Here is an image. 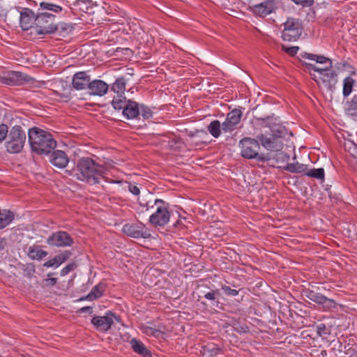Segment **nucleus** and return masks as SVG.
Here are the masks:
<instances>
[{"instance_id": "c9c22d12", "label": "nucleus", "mask_w": 357, "mask_h": 357, "mask_svg": "<svg viewBox=\"0 0 357 357\" xmlns=\"http://www.w3.org/2000/svg\"><path fill=\"white\" fill-rule=\"evenodd\" d=\"M220 296V291L218 289L213 290L211 289L208 292H204L203 297L205 298L207 300H209L211 301L215 302L217 303V305L219 303L218 301V297Z\"/></svg>"}, {"instance_id": "72a5a7b5", "label": "nucleus", "mask_w": 357, "mask_h": 357, "mask_svg": "<svg viewBox=\"0 0 357 357\" xmlns=\"http://www.w3.org/2000/svg\"><path fill=\"white\" fill-rule=\"evenodd\" d=\"M241 116L242 112L240 109H234L227 114V119L237 126L241 121Z\"/></svg>"}, {"instance_id": "09e8293b", "label": "nucleus", "mask_w": 357, "mask_h": 357, "mask_svg": "<svg viewBox=\"0 0 357 357\" xmlns=\"http://www.w3.org/2000/svg\"><path fill=\"white\" fill-rule=\"evenodd\" d=\"M314 61L319 63H325L328 62L329 63L328 67L332 68V61L330 59H328L323 55H317V54Z\"/></svg>"}, {"instance_id": "a211bd4d", "label": "nucleus", "mask_w": 357, "mask_h": 357, "mask_svg": "<svg viewBox=\"0 0 357 357\" xmlns=\"http://www.w3.org/2000/svg\"><path fill=\"white\" fill-rule=\"evenodd\" d=\"M108 84L102 80L94 79L90 82L89 85V93L92 96H104L108 91Z\"/></svg>"}, {"instance_id": "9d476101", "label": "nucleus", "mask_w": 357, "mask_h": 357, "mask_svg": "<svg viewBox=\"0 0 357 357\" xmlns=\"http://www.w3.org/2000/svg\"><path fill=\"white\" fill-rule=\"evenodd\" d=\"M123 231L128 236L135 238H148L151 237L150 230L142 222L125 225L123 227Z\"/></svg>"}, {"instance_id": "58836bf2", "label": "nucleus", "mask_w": 357, "mask_h": 357, "mask_svg": "<svg viewBox=\"0 0 357 357\" xmlns=\"http://www.w3.org/2000/svg\"><path fill=\"white\" fill-rule=\"evenodd\" d=\"M139 112L144 119H149L153 116L151 109L144 105H139Z\"/></svg>"}, {"instance_id": "a18cd8bd", "label": "nucleus", "mask_w": 357, "mask_h": 357, "mask_svg": "<svg viewBox=\"0 0 357 357\" xmlns=\"http://www.w3.org/2000/svg\"><path fill=\"white\" fill-rule=\"evenodd\" d=\"M222 289L224 291V292L226 295L230 296H235L238 295V294L239 292V290L231 289V287L226 286V285H222Z\"/></svg>"}, {"instance_id": "473e14b6", "label": "nucleus", "mask_w": 357, "mask_h": 357, "mask_svg": "<svg viewBox=\"0 0 357 357\" xmlns=\"http://www.w3.org/2000/svg\"><path fill=\"white\" fill-rule=\"evenodd\" d=\"M347 105V114L349 116L357 117V95H354Z\"/></svg>"}, {"instance_id": "0eeeda50", "label": "nucleus", "mask_w": 357, "mask_h": 357, "mask_svg": "<svg viewBox=\"0 0 357 357\" xmlns=\"http://www.w3.org/2000/svg\"><path fill=\"white\" fill-rule=\"evenodd\" d=\"M284 29L282 38L285 41H296L301 35L303 31L302 22L293 17L287 18L283 24Z\"/></svg>"}, {"instance_id": "412c9836", "label": "nucleus", "mask_w": 357, "mask_h": 357, "mask_svg": "<svg viewBox=\"0 0 357 357\" xmlns=\"http://www.w3.org/2000/svg\"><path fill=\"white\" fill-rule=\"evenodd\" d=\"M123 115L128 119L137 118L139 114V105L133 100H128L127 105L124 111H122Z\"/></svg>"}, {"instance_id": "9b49d317", "label": "nucleus", "mask_w": 357, "mask_h": 357, "mask_svg": "<svg viewBox=\"0 0 357 357\" xmlns=\"http://www.w3.org/2000/svg\"><path fill=\"white\" fill-rule=\"evenodd\" d=\"M47 243L52 246L66 247L73 244V239L66 231H59L52 233L47 238Z\"/></svg>"}, {"instance_id": "e433bc0d", "label": "nucleus", "mask_w": 357, "mask_h": 357, "mask_svg": "<svg viewBox=\"0 0 357 357\" xmlns=\"http://www.w3.org/2000/svg\"><path fill=\"white\" fill-rule=\"evenodd\" d=\"M22 270L24 275L31 278L36 272L35 265L33 263H28L22 265Z\"/></svg>"}, {"instance_id": "e2e57ef3", "label": "nucleus", "mask_w": 357, "mask_h": 357, "mask_svg": "<svg viewBox=\"0 0 357 357\" xmlns=\"http://www.w3.org/2000/svg\"><path fill=\"white\" fill-rule=\"evenodd\" d=\"M188 135L190 137H193V136H195V133L191 132Z\"/></svg>"}, {"instance_id": "f257e3e1", "label": "nucleus", "mask_w": 357, "mask_h": 357, "mask_svg": "<svg viewBox=\"0 0 357 357\" xmlns=\"http://www.w3.org/2000/svg\"><path fill=\"white\" fill-rule=\"evenodd\" d=\"M77 178L91 185L100 183V179L103 177L106 168L96 162L89 157L81 158L77 163Z\"/></svg>"}, {"instance_id": "052dcab7", "label": "nucleus", "mask_w": 357, "mask_h": 357, "mask_svg": "<svg viewBox=\"0 0 357 357\" xmlns=\"http://www.w3.org/2000/svg\"><path fill=\"white\" fill-rule=\"evenodd\" d=\"M146 211H147L146 210H145V208L144 207H141L139 206L137 209V213L138 214L140 215L142 213H144Z\"/></svg>"}, {"instance_id": "7ed1b4c3", "label": "nucleus", "mask_w": 357, "mask_h": 357, "mask_svg": "<svg viewBox=\"0 0 357 357\" xmlns=\"http://www.w3.org/2000/svg\"><path fill=\"white\" fill-rule=\"evenodd\" d=\"M259 140L250 137H244L241 139L239 145L242 157L247 159H256L258 162H264L269 160V157L264 153H259L260 146Z\"/></svg>"}, {"instance_id": "6e6d98bb", "label": "nucleus", "mask_w": 357, "mask_h": 357, "mask_svg": "<svg viewBox=\"0 0 357 357\" xmlns=\"http://www.w3.org/2000/svg\"><path fill=\"white\" fill-rule=\"evenodd\" d=\"M317 54H311V53H307V52H303L300 54V56L302 59H307L310 60L314 61L316 58Z\"/></svg>"}, {"instance_id": "39448f33", "label": "nucleus", "mask_w": 357, "mask_h": 357, "mask_svg": "<svg viewBox=\"0 0 357 357\" xmlns=\"http://www.w3.org/2000/svg\"><path fill=\"white\" fill-rule=\"evenodd\" d=\"M26 133L20 126H13L8 132L6 147L9 153H20L26 141Z\"/></svg>"}, {"instance_id": "4c0bfd02", "label": "nucleus", "mask_w": 357, "mask_h": 357, "mask_svg": "<svg viewBox=\"0 0 357 357\" xmlns=\"http://www.w3.org/2000/svg\"><path fill=\"white\" fill-rule=\"evenodd\" d=\"M321 305H323V307L324 310H331L334 309L337 306L336 302L331 298H328L326 296H324L322 303H321Z\"/></svg>"}, {"instance_id": "79ce46f5", "label": "nucleus", "mask_w": 357, "mask_h": 357, "mask_svg": "<svg viewBox=\"0 0 357 357\" xmlns=\"http://www.w3.org/2000/svg\"><path fill=\"white\" fill-rule=\"evenodd\" d=\"M58 29L61 33L68 34L73 31V26L69 24L62 22L58 24Z\"/></svg>"}, {"instance_id": "f704fd0d", "label": "nucleus", "mask_w": 357, "mask_h": 357, "mask_svg": "<svg viewBox=\"0 0 357 357\" xmlns=\"http://www.w3.org/2000/svg\"><path fill=\"white\" fill-rule=\"evenodd\" d=\"M305 175L317 179L324 180V169L323 168L312 169L306 171Z\"/></svg>"}, {"instance_id": "37998d69", "label": "nucleus", "mask_w": 357, "mask_h": 357, "mask_svg": "<svg viewBox=\"0 0 357 357\" xmlns=\"http://www.w3.org/2000/svg\"><path fill=\"white\" fill-rule=\"evenodd\" d=\"M301 63L302 66L305 67V68H307L308 70H313L314 71L318 72L319 73H322L323 71L325 70H323L321 68H318L315 65L310 63H307L305 61H302L301 59Z\"/></svg>"}, {"instance_id": "49530a36", "label": "nucleus", "mask_w": 357, "mask_h": 357, "mask_svg": "<svg viewBox=\"0 0 357 357\" xmlns=\"http://www.w3.org/2000/svg\"><path fill=\"white\" fill-rule=\"evenodd\" d=\"M144 333H146L149 335H152L155 337H158L162 333V332L160 330L149 326L146 327Z\"/></svg>"}, {"instance_id": "69168bd1", "label": "nucleus", "mask_w": 357, "mask_h": 357, "mask_svg": "<svg viewBox=\"0 0 357 357\" xmlns=\"http://www.w3.org/2000/svg\"><path fill=\"white\" fill-rule=\"evenodd\" d=\"M216 351H220V349L219 348H215Z\"/></svg>"}, {"instance_id": "603ef678", "label": "nucleus", "mask_w": 357, "mask_h": 357, "mask_svg": "<svg viewBox=\"0 0 357 357\" xmlns=\"http://www.w3.org/2000/svg\"><path fill=\"white\" fill-rule=\"evenodd\" d=\"M296 4L301 5L302 7H310L313 3L314 0H292Z\"/></svg>"}, {"instance_id": "f8f14e48", "label": "nucleus", "mask_w": 357, "mask_h": 357, "mask_svg": "<svg viewBox=\"0 0 357 357\" xmlns=\"http://www.w3.org/2000/svg\"><path fill=\"white\" fill-rule=\"evenodd\" d=\"M257 139L261 146L268 151H278L283 147L282 139L273 135V134H271L270 137H267L264 134H260L257 136Z\"/></svg>"}, {"instance_id": "13d9d810", "label": "nucleus", "mask_w": 357, "mask_h": 357, "mask_svg": "<svg viewBox=\"0 0 357 357\" xmlns=\"http://www.w3.org/2000/svg\"><path fill=\"white\" fill-rule=\"evenodd\" d=\"M45 281L47 282V284H49L50 286H54L57 282V278H50L47 279Z\"/></svg>"}, {"instance_id": "7c9ffc66", "label": "nucleus", "mask_w": 357, "mask_h": 357, "mask_svg": "<svg viewBox=\"0 0 357 357\" xmlns=\"http://www.w3.org/2000/svg\"><path fill=\"white\" fill-rule=\"evenodd\" d=\"M128 100L124 96H117L116 97H114L112 105L115 109L124 111V108H126V105H127Z\"/></svg>"}, {"instance_id": "8fccbe9b", "label": "nucleus", "mask_w": 357, "mask_h": 357, "mask_svg": "<svg viewBox=\"0 0 357 357\" xmlns=\"http://www.w3.org/2000/svg\"><path fill=\"white\" fill-rule=\"evenodd\" d=\"M7 125L2 123L0 125V142H1L7 136L8 132Z\"/></svg>"}, {"instance_id": "cd10ccee", "label": "nucleus", "mask_w": 357, "mask_h": 357, "mask_svg": "<svg viewBox=\"0 0 357 357\" xmlns=\"http://www.w3.org/2000/svg\"><path fill=\"white\" fill-rule=\"evenodd\" d=\"M209 133L214 137L218 138L221 135V124L218 120H214L210 123L207 127Z\"/></svg>"}, {"instance_id": "aec40b11", "label": "nucleus", "mask_w": 357, "mask_h": 357, "mask_svg": "<svg viewBox=\"0 0 357 357\" xmlns=\"http://www.w3.org/2000/svg\"><path fill=\"white\" fill-rule=\"evenodd\" d=\"M72 252L69 250H65L60 254L56 255L52 259L47 261L43 264L44 267H59L61 264L67 261L71 256Z\"/></svg>"}, {"instance_id": "a19ab883", "label": "nucleus", "mask_w": 357, "mask_h": 357, "mask_svg": "<svg viewBox=\"0 0 357 357\" xmlns=\"http://www.w3.org/2000/svg\"><path fill=\"white\" fill-rule=\"evenodd\" d=\"M236 128V126L234 125L232 122L231 123L226 118L225 121H224L222 124V129L225 132H230L234 130Z\"/></svg>"}, {"instance_id": "ddd939ff", "label": "nucleus", "mask_w": 357, "mask_h": 357, "mask_svg": "<svg viewBox=\"0 0 357 357\" xmlns=\"http://www.w3.org/2000/svg\"><path fill=\"white\" fill-rule=\"evenodd\" d=\"M114 314L109 312L105 316H96L91 319V324L100 331L106 332L114 324Z\"/></svg>"}, {"instance_id": "b1692460", "label": "nucleus", "mask_w": 357, "mask_h": 357, "mask_svg": "<svg viewBox=\"0 0 357 357\" xmlns=\"http://www.w3.org/2000/svg\"><path fill=\"white\" fill-rule=\"evenodd\" d=\"M14 213L9 210L0 209V229L7 227L13 220Z\"/></svg>"}, {"instance_id": "5fc2aeb1", "label": "nucleus", "mask_w": 357, "mask_h": 357, "mask_svg": "<svg viewBox=\"0 0 357 357\" xmlns=\"http://www.w3.org/2000/svg\"><path fill=\"white\" fill-rule=\"evenodd\" d=\"M128 190L135 195H138L140 193L139 188L134 184L129 183Z\"/></svg>"}, {"instance_id": "6ab92c4d", "label": "nucleus", "mask_w": 357, "mask_h": 357, "mask_svg": "<svg viewBox=\"0 0 357 357\" xmlns=\"http://www.w3.org/2000/svg\"><path fill=\"white\" fill-rule=\"evenodd\" d=\"M36 16L31 9L24 8L20 13V23L21 28L25 31L32 28Z\"/></svg>"}, {"instance_id": "1a4fd4ad", "label": "nucleus", "mask_w": 357, "mask_h": 357, "mask_svg": "<svg viewBox=\"0 0 357 357\" xmlns=\"http://www.w3.org/2000/svg\"><path fill=\"white\" fill-rule=\"evenodd\" d=\"M30 79L29 76L18 71H8L0 75V82L7 85H22Z\"/></svg>"}, {"instance_id": "680f3d73", "label": "nucleus", "mask_w": 357, "mask_h": 357, "mask_svg": "<svg viewBox=\"0 0 357 357\" xmlns=\"http://www.w3.org/2000/svg\"><path fill=\"white\" fill-rule=\"evenodd\" d=\"M181 223V220H178L176 223L174 224V227H177Z\"/></svg>"}, {"instance_id": "bb28decb", "label": "nucleus", "mask_w": 357, "mask_h": 357, "mask_svg": "<svg viewBox=\"0 0 357 357\" xmlns=\"http://www.w3.org/2000/svg\"><path fill=\"white\" fill-rule=\"evenodd\" d=\"M303 294L305 297L312 301L313 302L320 305L325 296L316 291L315 289L307 288L303 290Z\"/></svg>"}, {"instance_id": "f3484780", "label": "nucleus", "mask_w": 357, "mask_h": 357, "mask_svg": "<svg viewBox=\"0 0 357 357\" xmlns=\"http://www.w3.org/2000/svg\"><path fill=\"white\" fill-rule=\"evenodd\" d=\"M275 8V1L273 0H266L264 2L255 5L252 7V11L256 15L264 17L271 13Z\"/></svg>"}, {"instance_id": "3c124183", "label": "nucleus", "mask_w": 357, "mask_h": 357, "mask_svg": "<svg viewBox=\"0 0 357 357\" xmlns=\"http://www.w3.org/2000/svg\"><path fill=\"white\" fill-rule=\"evenodd\" d=\"M139 206L145 208V210L149 211L150 208H153L155 206L153 202L147 201L144 202V200H141L138 199Z\"/></svg>"}, {"instance_id": "de8ad7c7", "label": "nucleus", "mask_w": 357, "mask_h": 357, "mask_svg": "<svg viewBox=\"0 0 357 357\" xmlns=\"http://www.w3.org/2000/svg\"><path fill=\"white\" fill-rule=\"evenodd\" d=\"M77 267V265L75 263H71L68 264L66 266L62 268L61 271V275L65 276L70 271H73Z\"/></svg>"}, {"instance_id": "423d86ee", "label": "nucleus", "mask_w": 357, "mask_h": 357, "mask_svg": "<svg viewBox=\"0 0 357 357\" xmlns=\"http://www.w3.org/2000/svg\"><path fill=\"white\" fill-rule=\"evenodd\" d=\"M153 204L156 206V211L150 215L149 221L155 227H164L170 219L168 204L160 199H155Z\"/></svg>"}, {"instance_id": "ea45409f", "label": "nucleus", "mask_w": 357, "mask_h": 357, "mask_svg": "<svg viewBox=\"0 0 357 357\" xmlns=\"http://www.w3.org/2000/svg\"><path fill=\"white\" fill-rule=\"evenodd\" d=\"M90 1L89 0H77L75 3V6L78 7V8L84 12H87V10L89 7Z\"/></svg>"}, {"instance_id": "393cba45", "label": "nucleus", "mask_w": 357, "mask_h": 357, "mask_svg": "<svg viewBox=\"0 0 357 357\" xmlns=\"http://www.w3.org/2000/svg\"><path fill=\"white\" fill-rule=\"evenodd\" d=\"M126 80L123 77H119L112 84L111 90L117 94V96H124L126 91Z\"/></svg>"}, {"instance_id": "4be33fe9", "label": "nucleus", "mask_w": 357, "mask_h": 357, "mask_svg": "<svg viewBox=\"0 0 357 357\" xmlns=\"http://www.w3.org/2000/svg\"><path fill=\"white\" fill-rule=\"evenodd\" d=\"M130 345L135 353L144 357H151L150 351L146 349L142 342L133 338L130 340Z\"/></svg>"}, {"instance_id": "c85d7f7f", "label": "nucleus", "mask_w": 357, "mask_h": 357, "mask_svg": "<svg viewBox=\"0 0 357 357\" xmlns=\"http://www.w3.org/2000/svg\"><path fill=\"white\" fill-rule=\"evenodd\" d=\"M354 82V79L351 77H347L344 79L342 94L344 98L348 97L352 92Z\"/></svg>"}, {"instance_id": "20e7f679", "label": "nucleus", "mask_w": 357, "mask_h": 357, "mask_svg": "<svg viewBox=\"0 0 357 357\" xmlns=\"http://www.w3.org/2000/svg\"><path fill=\"white\" fill-rule=\"evenodd\" d=\"M34 24L36 32L39 35L51 34L58 30L56 15L50 12L38 13Z\"/></svg>"}, {"instance_id": "2eb2a0df", "label": "nucleus", "mask_w": 357, "mask_h": 357, "mask_svg": "<svg viewBox=\"0 0 357 357\" xmlns=\"http://www.w3.org/2000/svg\"><path fill=\"white\" fill-rule=\"evenodd\" d=\"M90 82V76L86 72L80 71L73 75L72 85L76 90H84L89 88Z\"/></svg>"}, {"instance_id": "a878e982", "label": "nucleus", "mask_w": 357, "mask_h": 357, "mask_svg": "<svg viewBox=\"0 0 357 357\" xmlns=\"http://www.w3.org/2000/svg\"><path fill=\"white\" fill-rule=\"evenodd\" d=\"M284 169L291 173L304 174L305 175L307 166L298 162L288 163L284 167Z\"/></svg>"}, {"instance_id": "bf43d9fd", "label": "nucleus", "mask_w": 357, "mask_h": 357, "mask_svg": "<svg viewBox=\"0 0 357 357\" xmlns=\"http://www.w3.org/2000/svg\"><path fill=\"white\" fill-rule=\"evenodd\" d=\"M6 245V240L4 238H0V252L5 248Z\"/></svg>"}, {"instance_id": "5701e85b", "label": "nucleus", "mask_w": 357, "mask_h": 357, "mask_svg": "<svg viewBox=\"0 0 357 357\" xmlns=\"http://www.w3.org/2000/svg\"><path fill=\"white\" fill-rule=\"evenodd\" d=\"M48 255L47 251L40 248L39 245H33L30 246L27 251L28 257L33 260H41Z\"/></svg>"}, {"instance_id": "0e129e2a", "label": "nucleus", "mask_w": 357, "mask_h": 357, "mask_svg": "<svg viewBox=\"0 0 357 357\" xmlns=\"http://www.w3.org/2000/svg\"><path fill=\"white\" fill-rule=\"evenodd\" d=\"M316 288H317V289H319V287L312 286V289H315Z\"/></svg>"}, {"instance_id": "6e6552de", "label": "nucleus", "mask_w": 357, "mask_h": 357, "mask_svg": "<svg viewBox=\"0 0 357 357\" xmlns=\"http://www.w3.org/2000/svg\"><path fill=\"white\" fill-rule=\"evenodd\" d=\"M261 121V125H264L270 128L271 134L280 139L284 138L287 134V129L283 126L278 118L274 117V114L266 116L265 117L257 118Z\"/></svg>"}, {"instance_id": "dca6fc26", "label": "nucleus", "mask_w": 357, "mask_h": 357, "mask_svg": "<svg viewBox=\"0 0 357 357\" xmlns=\"http://www.w3.org/2000/svg\"><path fill=\"white\" fill-rule=\"evenodd\" d=\"M50 162L55 167L63 169L69 162V158L64 151L55 150L52 151L50 157Z\"/></svg>"}, {"instance_id": "f03ea898", "label": "nucleus", "mask_w": 357, "mask_h": 357, "mask_svg": "<svg viewBox=\"0 0 357 357\" xmlns=\"http://www.w3.org/2000/svg\"><path fill=\"white\" fill-rule=\"evenodd\" d=\"M29 142L32 151L39 155H47L56 146L52 135L37 127L29 130Z\"/></svg>"}, {"instance_id": "4d7b16f0", "label": "nucleus", "mask_w": 357, "mask_h": 357, "mask_svg": "<svg viewBox=\"0 0 357 357\" xmlns=\"http://www.w3.org/2000/svg\"><path fill=\"white\" fill-rule=\"evenodd\" d=\"M79 312H82V313L88 312L89 314H92L93 308L90 306L83 307L79 310Z\"/></svg>"}, {"instance_id": "c756f323", "label": "nucleus", "mask_w": 357, "mask_h": 357, "mask_svg": "<svg viewBox=\"0 0 357 357\" xmlns=\"http://www.w3.org/2000/svg\"><path fill=\"white\" fill-rule=\"evenodd\" d=\"M102 289L100 284L96 285L90 291V293L86 296L80 298V301L89 299L93 301L99 298L102 296Z\"/></svg>"}, {"instance_id": "864d4df0", "label": "nucleus", "mask_w": 357, "mask_h": 357, "mask_svg": "<svg viewBox=\"0 0 357 357\" xmlns=\"http://www.w3.org/2000/svg\"><path fill=\"white\" fill-rule=\"evenodd\" d=\"M317 331L320 336L328 334V333L326 332V326L324 324H319L317 326Z\"/></svg>"}, {"instance_id": "2f4dec72", "label": "nucleus", "mask_w": 357, "mask_h": 357, "mask_svg": "<svg viewBox=\"0 0 357 357\" xmlns=\"http://www.w3.org/2000/svg\"><path fill=\"white\" fill-rule=\"evenodd\" d=\"M40 7L43 10H46V12L51 11L54 13H59L62 10L61 6L47 1L41 2L40 3Z\"/></svg>"}, {"instance_id": "c03bdc74", "label": "nucleus", "mask_w": 357, "mask_h": 357, "mask_svg": "<svg viewBox=\"0 0 357 357\" xmlns=\"http://www.w3.org/2000/svg\"><path fill=\"white\" fill-rule=\"evenodd\" d=\"M282 50H284L286 53H287L290 56H294L297 54L299 47L297 46H293V47H286L284 45H282Z\"/></svg>"}, {"instance_id": "4468645a", "label": "nucleus", "mask_w": 357, "mask_h": 357, "mask_svg": "<svg viewBox=\"0 0 357 357\" xmlns=\"http://www.w3.org/2000/svg\"><path fill=\"white\" fill-rule=\"evenodd\" d=\"M325 70L322 73H319L321 75V80L324 85L331 92L335 90V85L337 83V74L330 67L322 68Z\"/></svg>"}]
</instances>
